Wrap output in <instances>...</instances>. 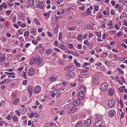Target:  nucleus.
Wrapping results in <instances>:
<instances>
[{
  "label": "nucleus",
  "instance_id": "1",
  "mask_svg": "<svg viewBox=\"0 0 127 127\" xmlns=\"http://www.w3.org/2000/svg\"><path fill=\"white\" fill-rule=\"evenodd\" d=\"M32 60L34 62L36 63L37 65L40 64L42 61L41 58L39 57V56H38L37 57L33 58Z\"/></svg>",
  "mask_w": 127,
  "mask_h": 127
},
{
  "label": "nucleus",
  "instance_id": "2",
  "mask_svg": "<svg viewBox=\"0 0 127 127\" xmlns=\"http://www.w3.org/2000/svg\"><path fill=\"white\" fill-rule=\"evenodd\" d=\"M77 107L73 106L70 107L69 109L66 110L67 112L68 113H72L75 112L77 110Z\"/></svg>",
  "mask_w": 127,
  "mask_h": 127
},
{
  "label": "nucleus",
  "instance_id": "3",
  "mask_svg": "<svg viewBox=\"0 0 127 127\" xmlns=\"http://www.w3.org/2000/svg\"><path fill=\"white\" fill-rule=\"evenodd\" d=\"M108 85L107 83L105 82L102 83L101 86V90L103 91H105L107 89Z\"/></svg>",
  "mask_w": 127,
  "mask_h": 127
},
{
  "label": "nucleus",
  "instance_id": "4",
  "mask_svg": "<svg viewBox=\"0 0 127 127\" xmlns=\"http://www.w3.org/2000/svg\"><path fill=\"white\" fill-rule=\"evenodd\" d=\"M93 82L94 84H96L99 82V78L97 75H94L93 78Z\"/></svg>",
  "mask_w": 127,
  "mask_h": 127
},
{
  "label": "nucleus",
  "instance_id": "5",
  "mask_svg": "<svg viewBox=\"0 0 127 127\" xmlns=\"http://www.w3.org/2000/svg\"><path fill=\"white\" fill-rule=\"evenodd\" d=\"M115 103V100L110 99L108 102V106L109 107L112 108L114 106Z\"/></svg>",
  "mask_w": 127,
  "mask_h": 127
},
{
  "label": "nucleus",
  "instance_id": "6",
  "mask_svg": "<svg viewBox=\"0 0 127 127\" xmlns=\"http://www.w3.org/2000/svg\"><path fill=\"white\" fill-rule=\"evenodd\" d=\"M102 123L100 120H98L94 124L93 127H101Z\"/></svg>",
  "mask_w": 127,
  "mask_h": 127
},
{
  "label": "nucleus",
  "instance_id": "7",
  "mask_svg": "<svg viewBox=\"0 0 127 127\" xmlns=\"http://www.w3.org/2000/svg\"><path fill=\"white\" fill-rule=\"evenodd\" d=\"M58 77V76L57 75H53L50 76L49 80L50 81H55L57 80Z\"/></svg>",
  "mask_w": 127,
  "mask_h": 127
},
{
  "label": "nucleus",
  "instance_id": "8",
  "mask_svg": "<svg viewBox=\"0 0 127 127\" xmlns=\"http://www.w3.org/2000/svg\"><path fill=\"white\" fill-rule=\"evenodd\" d=\"M116 114V112L114 110H112L110 111L108 114L109 117L111 118H112L114 117Z\"/></svg>",
  "mask_w": 127,
  "mask_h": 127
},
{
  "label": "nucleus",
  "instance_id": "9",
  "mask_svg": "<svg viewBox=\"0 0 127 127\" xmlns=\"http://www.w3.org/2000/svg\"><path fill=\"white\" fill-rule=\"evenodd\" d=\"M41 90V87L39 86H36L34 88V93L36 94L39 92Z\"/></svg>",
  "mask_w": 127,
  "mask_h": 127
},
{
  "label": "nucleus",
  "instance_id": "10",
  "mask_svg": "<svg viewBox=\"0 0 127 127\" xmlns=\"http://www.w3.org/2000/svg\"><path fill=\"white\" fill-rule=\"evenodd\" d=\"M27 90L28 92L29 93L30 97L31 96V95L32 93V90H33V88L31 86H29L27 88Z\"/></svg>",
  "mask_w": 127,
  "mask_h": 127
},
{
  "label": "nucleus",
  "instance_id": "11",
  "mask_svg": "<svg viewBox=\"0 0 127 127\" xmlns=\"http://www.w3.org/2000/svg\"><path fill=\"white\" fill-rule=\"evenodd\" d=\"M65 69L66 70H71V71H72V70H74V66L72 65H68L65 67Z\"/></svg>",
  "mask_w": 127,
  "mask_h": 127
},
{
  "label": "nucleus",
  "instance_id": "12",
  "mask_svg": "<svg viewBox=\"0 0 127 127\" xmlns=\"http://www.w3.org/2000/svg\"><path fill=\"white\" fill-rule=\"evenodd\" d=\"M81 102V101L78 99L75 100L73 102V105L75 106L78 105Z\"/></svg>",
  "mask_w": 127,
  "mask_h": 127
},
{
  "label": "nucleus",
  "instance_id": "13",
  "mask_svg": "<svg viewBox=\"0 0 127 127\" xmlns=\"http://www.w3.org/2000/svg\"><path fill=\"white\" fill-rule=\"evenodd\" d=\"M84 93L82 92H80L78 95V98L80 100H82L84 97Z\"/></svg>",
  "mask_w": 127,
  "mask_h": 127
},
{
  "label": "nucleus",
  "instance_id": "14",
  "mask_svg": "<svg viewBox=\"0 0 127 127\" xmlns=\"http://www.w3.org/2000/svg\"><path fill=\"white\" fill-rule=\"evenodd\" d=\"M75 76V74L74 73L72 72H68L66 76L70 78L73 77Z\"/></svg>",
  "mask_w": 127,
  "mask_h": 127
},
{
  "label": "nucleus",
  "instance_id": "15",
  "mask_svg": "<svg viewBox=\"0 0 127 127\" xmlns=\"http://www.w3.org/2000/svg\"><path fill=\"white\" fill-rule=\"evenodd\" d=\"M91 121L90 119H88L86 120L85 122L84 125L85 126L88 127L91 124Z\"/></svg>",
  "mask_w": 127,
  "mask_h": 127
},
{
  "label": "nucleus",
  "instance_id": "16",
  "mask_svg": "<svg viewBox=\"0 0 127 127\" xmlns=\"http://www.w3.org/2000/svg\"><path fill=\"white\" fill-rule=\"evenodd\" d=\"M34 71L32 68H30L28 72L29 75L30 76H32L34 74Z\"/></svg>",
  "mask_w": 127,
  "mask_h": 127
},
{
  "label": "nucleus",
  "instance_id": "17",
  "mask_svg": "<svg viewBox=\"0 0 127 127\" xmlns=\"http://www.w3.org/2000/svg\"><path fill=\"white\" fill-rule=\"evenodd\" d=\"M33 4L32 5H33L35 7H37L39 5V3L37 1H33Z\"/></svg>",
  "mask_w": 127,
  "mask_h": 127
},
{
  "label": "nucleus",
  "instance_id": "18",
  "mask_svg": "<svg viewBox=\"0 0 127 127\" xmlns=\"http://www.w3.org/2000/svg\"><path fill=\"white\" fill-rule=\"evenodd\" d=\"M88 73V70H83L81 71V74L83 75H85Z\"/></svg>",
  "mask_w": 127,
  "mask_h": 127
},
{
  "label": "nucleus",
  "instance_id": "19",
  "mask_svg": "<svg viewBox=\"0 0 127 127\" xmlns=\"http://www.w3.org/2000/svg\"><path fill=\"white\" fill-rule=\"evenodd\" d=\"M83 125V123L81 121H80L77 123L76 125V127H82Z\"/></svg>",
  "mask_w": 127,
  "mask_h": 127
},
{
  "label": "nucleus",
  "instance_id": "20",
  "mask_svg": "<svg viewBox=\"0 0 127 127\" xmlns=\"http://www.w3.org/2000/svg\"><path fill=\"white\" fill-rule=\"evenodd\" d=\"M81 92H85L86 90V87L84 85H82L81 86Z\"/></svg>",
  "mask_w": 127,
  "mask_h": 127
},
{
  "label": "nucleus",
  "instance_id": "21",
  "mask_svg": "<svg viewBox=\"0 0 127 127\" xmlns=\"http://www.w3.org/2000/svg\"><path fill=\"white\" fill-rule=\"evenodd\" d=\"M11 80V79L10 78H8L7 79H4L1 82V84H3L5 82L7 83L10 81Z\"/></svg>",
  "mask_w": 127,
  "mask_h": 127
},
{
  "label": "nucleus",
  "instance_id": "22",
  "mask_svg": "<svg viewBox=\"0 0 127 127\" xmlns=\"http://www.w3.org/2000/svg\"><path fill=\"white\" fill-rule=\"evenodd\" d=\"M59 47L63 50H66L67 48L66 47L62 44L59 45Z\"/></svg>",
  "mask_w": 127,
  "mask_h": 127
},
{
  "label": "nucleus",
  "instance_id": "23",
  "mask_svg": "<svg viewBox=\"0 0 127 127\" xmlns=\"http://www.w3.org/2000/svg\"><path fill=\"white\" fill-rule=\"evenodd\" d=\"M92 27V26L91 25L89 24H88L85 25L84 26V28L85 29H91Z\"/></svg>",
  "mask_w": 127,
  "mask_h": 127
},
{
  "label": "nucleus",
  "instance_id": "24",
  "mask_svg": "<svg viewBox=\"0 0 127 127\" xmlns=\"http://www.w3.org/2000/svg\"><path fill=\"white\" fill-rule=\"evenodd\" d=\"M59 90H55L54 91V92L53 93H51V96L52 97H54L55 95L56 94V93L58 92V91H59Z\"/></svg>",
  "mask_w": 127,
  "mask_h": 127
},
{
  "label": "nucleus",
  "instance_id": "25",
  "mask_svg": "<svg viewBox=\"0 0 127 127\" xmlns=\"http://www.w3.org/2000/svg\"><path fill=\"white\" fill-rule=\"evenodd\" d=\"M109 94V95L112 96L113 95L114 93V90L111 89H110L108 90Z\"/></svg>",
  "mask_w": 127,
  "mask_h": 127
},
{
  "label": "nucleus",
  "instance_id": "26",
  "mask_svg": "<svg viewBox=\"0 0 127 127\" xmlns=\"http://www.w3.org/2000/svg\"><path fill=\"white\" fill-rule=\"evenodd\" d=\"M33 0H26V1L28 2L30 5L32 6V5Z\"/></svg>",
  "mask_w": 127,
  "mask_h": 127
},
{
  "label": "nucleus",
  "instance_id": "27",
  "mask_svg": "<svg viewBox=\"0 0 127 127\" xmlns=\"http://www.w3.org/2000/svg\"><path fill=\"white\" fill-rule=\"evenodd\" d=\"M52 52V50L51 49H49L46 50V52L47 54H50Z\"/></svg>",
  "mask_w": 127,
  "mask_h": 127
},
{
  "label": "nucleus",
  "instance_id": "28",
  "mask_svg": "<svg viewBox=\"0 0 127 127\" xmlns=\"http://www.w3.org/2000/svg\"><path fill=\"white\" fill-rule=\"evenodd\" d=\"M5 57L4 56H2L0 58V62L2 63L5 60Z\"/></svg>",
  "mask_w": 127,
  "mask_h": 127
},
{
  "label": "nucleus",
  "instance_id": "29",
  "mask_svg": "<svg viewBox=\"0 0 127 127\" xmlns=\"http://www.w3.org/2000/svg\"><path fill=\"white\" fill-rule=\"evenodd\" d=\"M71 106V105L70 104H68L65 105L64 106V108L65 109H67V110H68V109H69L70 107Z\"/></svg>",
  "mask_w": 127,
  "mask_h": 127
},
{
  "label": "nucleus",
  "instance_id": "30",
  "mask_svg": "<svg viewBox=\"0 0 127 127\" xmlns=\"http://www.w3.org/2000/svg\"><path fill=\"white\" fill-rule=\"evenodd\" d=\"M33 21L37 25H39L40 23L39 22L38 20L36 18H35L33 19Z\"/></svg>",
  "mask_w": 127,
  "mask_h": 127
},
{
  "label": "nucleus",
  "instance_id": "31",
  "mask_svg": "<svg viewBox=\"0 0 127 127\" xmlns=\"http://www.w3.org/2000/svg\"><path fill=\"white\" fill-rule=\"evenodd\" d=\"M19 100L18 98H16L14 99L13 102V103L14 104H17Z\"/></svg>",
  "mask_w": 127,
  "mask_h": 127
},
{
  "label": "nucleus",
  "instance_id": "32",
  "mask_svg": "<svg viewBox=\"0 0 127 127\" xmlns=\"http://www.w3.org/2000/svg\"><path fill=\"white\" fill-rule=\"evenodd\" d=\"M102 116L101 115H96L95 119L96 120H100L102 119Z\"/></svg>",
  "mask_w": 127,
  "mask_h": 127
},
{
  "label": "nucleus",
  "instance_id": "33",
  "mask_svg": "<svg viewBox=\"0 0 127 127\" xmlns=\"http://www.w3.org/2000/svg\"><path fill=\"white\" fill-rule=\"evenodd\" d=\"M76 28V26H74L72 27H69L68 28V30L70 31H74L75 30V28Z\"/></svg>",
  "mask_w": 127,
  "mask_h": 127
},
{
  "label": "nucleus",
  "instance_id": "34",
  "mask_svg": "<svg viewBox=\"0 0 127 127\" xmlns=\"http://www.w3.org/2000/svg\"><path fill=\"white\" fill-rule=\"evenodd\" d=\"M19 15L20 17H21L23 18H25V16L23 15V14L21 12H19Z\"/></svg>",
  "mask_w": 127,
  "mask_h": 127
},
{
  "label": "nucleus",
  "instance_id": "35",
  "mask_svg": "<svg viewBox=\"0 0 127 127\" xmlns=\"http://www.w3.org/2000/svg\"><path fill=\"white\" fill-rule=\"evenodd\" d=\"M84 44L86 46H89L90 45V43L87 40H85L84 41Z\"/></svg>",
  "mask_w": 127,
  "mask_h": 127
},
{
  "label": "nucleus",
  "instance_id": "36",
  "mask_svg": "<svg viewBox=\"0 0 127 127\" xmlns=\"http://www.w3.org/2000/svg\"><path fill=\"white\" fill-rule=\"evenodd\" d=\"M36 31V30L35 28H33L31 32L32 35H34L35 34V32Z\"/></svg>",
  "mask_w": 127,
  "mask_h": 127
},
{
  "label": "nucleus",
  "instance_id": "37",
  "mask_svg": "<svg viewBox=\"0 0 127 127\" xmlns=\"http://www.w3.org/2000/svg\"><path fill=\"white\" fill-rule=\"evenodd\" d=\"M3 7L5 8L7 7V5L6 3L5 2H3L2 4H1Z\"/></svg>",
  "mask_w": 127,
  "mask_h": 127
},
{
  "label": "nucleus",
  "instance_id": "38",
  "mask_svg": "<svg viewBox=\"0 0 127 127\" xmlns=\"http://www.w3.org/2000/svg\"><path fill=\"white\" fill-rule=\"evenodd\" d=\"M1 39L2 40V42H5L7 40V39L6 38L3 37H1Z\"/></svg>",
  "mask_w": 127,
  "mask_h": 127
},
{
  "label": "nucleus",
  "instance_id": "39",
  "mask_svg": "<svg viewBox=\"0 0 127 127\" xmlns=\"http://www.w3.org/2000/svg\"><path fill=\"white\" fill-rule=\"evenodd\" d=\"M13 120L14 122H17V118L16 116H14L13 118Z\"/></svg>",
  "mask_w": 127,
  "mask_h": 127
},
{
  "label": "nucleus",
  "instance_id": "40",
  "mask_svg": "<svg viewBox=\"0 0 127 127\" xmlns=\"http://www.w3.org/2000/svg\"><path fill=\"white\" fill-rule=\"evenodd\" d=\"M62 38V34L61 32H60L59 33V36L58 39L60 40Z\"/></svg>",
  "mask_w": 127,
  "mask_h": 127
},
{
  "label": "nucleus",
  "instance_id": "41",
  "mask_svg": "<svg viewBox=\"0 0 127 127\" xmlns=\"http://www.w3.org/2000/svg\"><path fill=\"white\" fill-rule=\"evenodd\" d=\"M105 64L108 67H110L111 66V64L108 62H105Z\"/></svg>",
  "mask_w": 127,
  "mask_h": 127
},
{
  "label": "nucleus",
  "instance_id": "42",
  "mask_svg": "<svg viewBox=\"0 0 127 127\" xmlns=\"http://www.w3.org/2000/svg\"><path fill=\"white\" fill-rule=\"evenodd\" d=\"M16 20V16L15 15H14L12 19V22H14Z\"/></svg>",
  "mask_w": 127,
  "mask_h": 127
},
{
  "label": "nucleus",
  "instance_id": "43",
  "mask_svg": "<svg viewBox=\"0 0 127 127\" xmlns=\"http://www.w3.org/2000/svg\"><path fill=\"white\" fill-rule=\"evenodd\" d=\"M74 63L77 66L80 67L81 66L80 64L76 61L74 62Z\"/></svg>",
  "mask_w": 127,
  "mask_h": 127
},
{
  "label": "nucleus",
  "instance_id": "44",
  "mask_svg": "<svg viewBox=\"0 0 127 127\" xmlns=\"http://www.w3.org/2000/svg\"><path fill=\"white\" fill-rule=\"evenodd\" d=\"M110 34L112 35L113 34V33H116V31L115 30H114L112 31H110Z\"/></svg>",
  "mask_w": 127,
  "mask_h": 127
},
{
  "label": "nucleus",
  "instance_id": "45",
  "mask_svg": "<svg viewBox=\"0 0 127 127\" xmlns=\"http://www.w3.org/2000/svg\"><path fill=\"white\" fill-rule=\"evenodd\" d=\"M78 39L79 40H80L82 39V35L81 34L78 35L77 37Z\"/></svg>",
  "mask_w": 127,
  "mask_h": 127
},
{
  "label": "nucleus",
  "instance_id": "46",
  "mask_svg": "<svg viewBox=\"0 0 127 127\" xmlns=\"http://www.w3.org/2000/svg\"><path fill=\"white\" fill-rule=\"evenodd\" d=\"M11 10H8L6 11V13L7 15H9L11 13Z\"/></svg>",
  "mask_w": 127,
  "mask_h": 127
},
{
  "label": "nucleus",
  "instance_id": "47",
  "mask_svg": "<svg viewBox=\"0 0 127 127\" xmlns=\"http://www.w3.org/2000/svg\"><path fill=\"white\" fill-rule=\"evenodd\" d=\"M122 34V32L121 31L118 32L117 34V36L118 37H120Z\"/></svg>",
  "mask_w": 127,
  "mask_h": 127
},
{
  "label": "nucleus",
  "instance_id": "48",
  "mask_svg": "<svg viewBox=\"0 0 127 127\" xmlns=\"http://www.w3.org/2000/svg\"><path fill=\"white\" fill-rule=\"evenodd\" d=\"M15 85V83L14 82H11L10 84V86L11 87H13Z\"/></svg>",
  "mask_w": 127,
  "mask_h": 127
},
{
  "label": "nucleus",
  "instance_id": "49",
  "mask_svg": "<svg viewBox=\"0 0 127 127\" xmlns=\"http://www.w3.org/2000/svg\"><path fill=\"white\" fill-rule=\"evenodd\" d=\"M55 103V101L54 100H52L49 103V105H51L52 104H53Z\"/></svg>",
  "mask_w": 127,
  "mask_h": 127
},
{
  "label": "nucleus",
  "instance_id": "50",
  "mask_svg": "<svg viewBox=\"0 0 127 127\" xmlns=\"http://www.w3.org/2000/svg\"><path fill=\"white\" fill-rule=\"evenodd\" d=\"M54 50L56 52H61V50L58 48H54Z\"/></svg>",
  "mask_w": 127,
  "mask_h": 127
},
{
  "label": "nucleus",
  "instance_id": "51",
  "mask_svg": "<svg viewBox=\"0 0 127 127\" xmlns=\"http://www.w3.org/2000/svg\"><path fill=\"white\" fill-rule=\"evenodd\" d=\"M77 47L78 49H82V45L80 44H78L77 45Z\"/></svg>",
  "mask_w": 127,
  "mask_h": 127
},
{
  "label": "nucleus",
  "instance_id": "52",
  "mask_svg": "<svg viewBox=\"0 0 127 127\" xmlns=\"http://www.w3.org/2000/svg\"><path fill=\"white\" fill-rule=\"evenodd\" d=\"M117 70L119 72H120L121 73H122V74L124 73V71H123L122 70H121L119 68H117Z\"/></svg>",
  "mask_w": 127,
  "mask_h": 127
},
{
  "label": "nucleus",
  "instance_id": "53",
  "mask_svg": "<svg viewBox=\"0 0 127 127\" xmlns=\"http://www.w3.org/2000/svg\"><path fill=\"white\" fill-rule=\"evenodd\" d=\"M95 65H96L100 66L102 65V64L98 62V63H96L95 64Z\"/></svg>",
  "mask_w": 127,
  "mask_h": 127
},
{
  "label": "nucleus",
  "instance_id": "54",
  "mask_svg": "<svg viewBox=\"0 0 127 127\" xmlns=\"http://www.w3.org/2000/svg\"><path fill=\"white\" fill-rule=\"evenodd\" d=\"M17 32L18 34L20 35H22L23 34V33L20 30H18L17 31Z\"/></svg>",
  "mask_w": 127,
  "mask_h": 127
},
{
  "label": "nucleus",
  "instance_id": "55",
  "mask_svg": "<svg viewBox=\"0 0 127 127\" xmlns=\"http://www.w3.org/2000/svg\"><path fill=\"white\" fill-rule=\"evenodd\" d=\"M6 36L8 37H11V35L9 32H7L6 34Z\"/></svg>",
  "mask_w": 127,
  "mask_h": 127
},
{
  "label": "nucleus",
  "instance_id": "56",
  "mask_svg": "<svg viewBox=\"0 0 127 127\" xmlns=\"http://www.w3.org/2000/svg\"><path fill=\"white\" fill-rule=\"evenodd\" d=\"M123 10V8L121 6H119V12H121Z\"/></svg>",
  "mask_w": 127,
  "mask_h": 127
},
{
  "label": "nucleus",
  "instance_id": "57",
  "mask_svg": "<svg viewBox=\"0 0 127 127\" xmlns=\"http://www.w3.org/2000/svg\"><path fill=\"white\" fill-rule=\"evenodd\" d=\"M6 118L8 120H10L11 119V118L10 116L8 115L6 117Z\"/></svg>",
  "mask_w": 127,
  "mask_h": 127
},
{
  "label": "nucleus",
  "instance_id": "58",
  "mask_svg": "<svg viewBox=\"0 0 127 127\" xmlns=\"http://www.w3.org/2000/svg\"><path fill=\"white\" fill-rule=\"evenodd\" d=\"M95 10L96 11H97L98 10V7L97 6H95L94 8Z\"/></svg>",
  "mask_w": 127,
  "mask_h": 127
},
{
  "label": "nucleus",
  "instance_id": "59",
  "mask_svg": "<svg viewBox=\"0 0 127 127\" xmlns=\"http://www.w3.org/2000/svg\"><path fill=\"white\" fill-rule=\"evenodd\" d=\"M44 15L47 17H49V15L47 13H45L43 14Z\"/></svg>",
  "mask_w": 127,
  "mask_h": 127
},
{
  "label": "nucleus",
  "instance_id": "60",
  "mask_svg": "<svg viewBox=\"0 0 127 127\" xmlns=\"http://www.w3.org/2000/svg\"><path fill=\"white\" fill-rule=\"evenodd\" d=\"M27 19V22L29 24H30L31 23V22L29 19V18L28 17H27L26 18Z\"/></svg>",
  "mask_w": 127,
  "mask_h": 127
},
{
  "label": "nucleus",
  "instance_id": "61",
  "mask_svg": "<svg viewBox=\"0 0 127 127\" xmlns=\"http://www.w3.org/2000/svg\"><path fill=\"white\" fill-rule=\"evenodd\" d=\"M27 100V97H23L22 98V101H25Z\"/></svg>",
  "mask_w": 127,
  "mask_h": 127
},
{
  "label": "nucleus",
  "instance_id": "62",
  "mask_svg": "<svg viewBox=\"0 0 127 127\" xmlns=\"http://www.w3.org/2000/svg\"><path fill=\"white\" fill-rule=\"evenodd\" d=\"M47 34L48 36L49 37H51L52 36V35L51 34V33L49 32L48 31L47 33Z\"/></svg>",
  "mask_w": 127,
  "mask_h": 127
},
{
  "label": "nucleus",
  "instance_id": "63",
  "mask_svg": "<svg viewBox=\"0 0 127 127\" xmlns=\"http://www.w3.org/2000/svg\"><path fill=\"white\" fill-rule=\"evenodd\" d=\"M89 64L87 63H84V65H83V67H84V66H86L88 65H89Z\"/></svg>",
  "mask_w": 127,
  "mask_h": 127
},
{
  "label": "nucleus",
  "instance_id": "64",
  "mask_svg": "<svg viewBox=\"0 0 127 127\" xmlns=\"http://www.w3.org/2000/svg\"><path fill=\"white\" fill-rule=\"evenodd\" d=\"M111 14L112 15H114L115 14V12L112 9L111 11Z\"/></svg>",
  "mask_w": 127,
  "mask_h": 127
}]
</instances>
